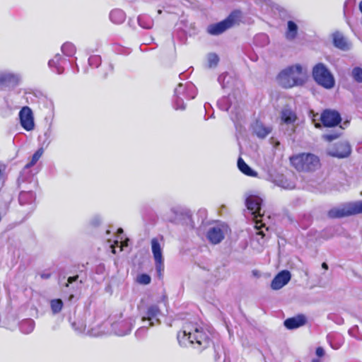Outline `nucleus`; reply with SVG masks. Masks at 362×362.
<instances>
[{
	"label": "nucleus",
	"instance_id": "1",
	"mask_svg": "<svg viewBox=\"0 0 362 362\" xmlns=\"http://www.w3.org/2000/svg\"><path fill=\"white\" fill-rule=\"evenodd\" d=\"M177 339L181 346H192L199 351L209 347L211 341L209 332L191 323L183 325L182 329L177 333Z\"/></svg>",
	"mask_w": 362,
	"mask_h": 362
},
{
	"label": "nucleus",
	"instance_id": "2",
	"mask_svg": "<svg viewBox=\"0 0 362 362\" xmlns=\"http://www.w3.org/2000/svg\"><path fill=\"white\" fill-rule=\"evenodd\" d=\"M135 320L132 318L122 319V317H119L117 321H106L101 325L91 327L87 334L92 337H99L110 333L118 336H124L131 332Z\"/></svg>",
	"mask_w": 362,
	"mask_h": 362
},
{
	"label": "nucleus",
	"instance_id": "3",
	"mask_svg": "<svg viewBox=\"0 0 362 362\" xmlns=\"http://www.w3.org/2000/svg\"><path fill=\"white\" fill-rule=\"evenodd\" d=\"M308 71L300 64H295L282 70L278 75V83L285 88L302 86L307 80Z\"/></svg>",
	"mask_w": 362,
	"mask_h": 362
},
{
	"label": "nucleus",
	"instance_id": "4",
	"mask_svg": "<svg viewBox=\"0 0 362 362\" xmlns=\"http://www.w3.org/2000/svg\"><path fill=\"white\" fill-rule=\"evenodd\" d=\"M290 160L299 171H315L320 167V158L313 153H300L291 157Z\"/></svg>",
	"mask_w": 362,
	"mask_h": 362
},
{
	"label": "nucleus",
	"instance_id": "5",
	"mask_svg": "<svg viewBox=\"0 0 362 362\" xmlns=\"http://www.w3.org/2000/svg\"><path fill=\"white\" fill-rule=\"evenodd\" d=\"M313 76L317 84L327 89L334 86L335 81L332 74L322 63H318L313 67Z\"/></svg>",
	"mask_w": 362,
	"mask_h": 362
},
{
	"label": "nucleus",
	"instance_id": "6",
	"mask_svg": "<svg viewBox=\"0 0 362 362\" xmlns=\"http://www.w3.org/2000/svg\"><path fill=\"white\" fill-rule=\"evenodd\" d=\"M141 321L148 322V327H153L160 323L159 319L162 313L158 304L152 303L146 305H138Z\"/></svg>",
	"mask_w": 362,
	"mask_h": 362
},
{
	"label": "nucleus",
	"instance_id": "7",
	"mask_svg": "<svg viewBox=\"0 0 362 362\" xmlns=\"http://www.w3.org/2000/svg\"><path fill=\"white\" fill-rule=\"evenodd\" d=\"M240 18V12L235 11L232 12L225 20L208 26L207 31L213 35H218L231 28Z\"/></svg>",
	"mask_w": 362,
	"mask_h": 362
},
{
	"label": "nucleus",
	"instance_id": "8",
	"mask_svg": "<svg viewBox=\"0 0 362 362\" xmlns=\"http://www.w3.org/2000/svg\"><path fill=\"white\" fill-rule=\"evenodd\" d=\"M362 213V201L348 203L341 208L331 209L328 214L331 218H341Z\"/></svg>",
	"mask_w": 362,
	"mask_h": 362
},
{
	"label": "nucleus",
	"instance_id": "9",
	"mask_svg": "<svg viewBox=\"0 0 362 362\" xmlns=\"http://www.w3.org/2000/svg\"><path fill=\"white\" fill-rule=\"evenodd\" d=\"M327 154L338 158H344L349 156L351 148L347 141H341L327 148Z\"/></svg>",
	"mask_w": 362,
	"mask_h": 362
},
{
	"label": "nucleus",
	"instance_id": "10",
	"mask_svg": "<svg viewBox=\"0 0 362 362\" xmlns=\"http://www.w3.org/2000/svg\"><path fill=\"white\" fill-rule=\"evenodd\" d=\"M231 95L228 97H224L218 101V105L222 110L229 111L231 119L233 121L238 120L240 115V110L238 105L233 103L231 101Z\"/></svg>",
	"mask_w": 362,
	"mask_h": 362
},
{
	"label": "nucleus",
	"instance_id": "11",
	"mask_svg": "<svg viewBox=\"0 0 362 362\" xmlns=\"http://www.w3.org/2000/svg\"><path fill=\"white\" fill-rule=\"evenodd\" d=\"M151 243V250L156 264V269L158 276H160L164 269L162 248L156 238H153Z\"/></svg>",
	"mask_w": 362,
	"mask_h": 362
},
{
	"label": "nucleus",
	"instance_id": "12",
	"mask_svg": "<svg viewBox=\"0 0 362 362\" xmlns=\"http://www.w3.org/2000/svg\"><path fill=\"white\" fill-rule=\"evenodd\" d=\"M21 127L26 131H32L35 127L32 110L28 106L21 108L18 114Z\"/></svg>",
	"mask_w": 362,
	"mask_h": 362
},
{
	"label": "nucleus",
	"instance_id": "13",
	"mask_svg": "<svg viewBox=\"0 0 362 362\" xmlns=\"http://www.w3.org/2000/svg\"><path fill=\"white\" fill-rule=\"evenodd\" d=\"M197 88L191 82L185 84L180 83L175 90V96H181L185 100H191L195 98Z\"/></svg>",
	"mask_w": 362,
	"mask_h": 362
},
{
	"label": "nucleus",
	"instance_id": "14",
	"mask_svg": "<svg viewBox=\"0 0 362 362\" xmlns=\"http://www.w3.org/2000/svg\"><path fill=\"white\" fill-rule=\"evenodd\" d=\"M226 230L227 226L223 225L211 227L207 232L206 237L211 243L216 245L223 240Z\"/></svg>",
	"mask_w": 362,
	"mask_h": 362
},
{
	"label": "nucleus",
	"instance_id": "15",
	"mask_svg": "<svg viewBox=\"0 0 362 362\" xmlns=\"http://www.w3.org/2000/svg\"><path fill=\"white\" fill-rule=\"evenodd\" d=\"M339 113L335 110H326L321 115V121L325 127H334L341 122Z\"/></svg>",
	"mask_w": 362,
	"mask_h": 362
},
{
	"label": "nucleus",
	"instance_id": "16",
	"mask_svg": "<svg viewBox=\"0 0 362 362\" xmlns=\"http://www.w3.org/2000/svg\"><path fill=\"white\" fill-rule=\"evenodd\" d=\"M247 208L255 216H261V206L262 204V199L254 194H250L247 197L245 200Z\"/></svg>",
	"mask_w": 362,
	"mask_h": 362
},
{
	"label": "nucleus",
	"instance_id": "17",
	"mask_svg": "<svg viewBox=\"0 0 362 362\" xmlns=\"http://www.w3.org/2000/svg\"><path fill=\"white\" fill-rule=\"evenodd\" d=\"M21 76L19 74L9 71H0V84L16 86L19 84Z\"/></svg>",
	"mask_w": 362,
	"mask_h": 362
},
{
	"label": "nucleus",
	"instance_id": "18",
	"mask_svg": "<svg viewBox=\"0 0 362 362\" xmlns=\"http://www.w3.org/2000/svg\"><path fill=\"white\" fill-rule=\"evenodd\" d=\"M291 274L288 270L280 272L273 279L271 283V288L273 290H279L286 285L291 280Z\"/></svg>",
	"mask_w": 362,
	"mask_h": 362
},
{
	"label": "nucleus",
	"instance_id": "19",
	"mask_svg": "<svg viewBox=\"0 0 362 362\" xmlns=\"http://www.w3.org/2000/svg\"><path fill=\"white\" fill-rule=\"evenodd\" d=\"M274 182L276 185L285 189H293L296 187V182L293 175H278L274 180Z\"/></svg>",
	"mask_w": 362,
	"mask_h": 362
},
{
	"label": "nucleus",
	"instance_id": "20",
	"mask_svg": "<svg viewBox=\"0 0 362 362\" xmlns=\"http://www.w3.org/2000/svg\"><path fill=\"white\" fill-rule=\"evenodd\" d=\"M332 40L334 46L342 51H347L351 49V43L339 32H335L332 34Z\"/></svg>",
	"mask_w": 362,
	"mask_h": 362
},
{
	"label": "nucleus",
	"instance_id": "21",
	"mask_svg": "<svg viewBox=\"0 0 362 362\" xmlns=\"http://www.w3.org/2000/svg\"><path fill=\"white\" fill-rule=\"evenodd\" d=\"M305 322V317L303 315H298L286 319L284 322V325L288 329H294L304 325Z\"/></svg>",
	"mask_w": 362,
	"mask_h": 362
},
{
	"label": "nucleus",
	"instance_id": "22",
	"mask_svg": "<svg viewBox=\"0 0 362 362\" xmlns=\"http://www.w3.org/2000/svg\"><path fill=\"white\" fill-rule=\"evenodd\" d=\"M19 203L21 205H29V209L33 210L35 208L34 202L35 199V194L31 192H21L19 194Z\"/></svg>",
	"mask_w": 362,
	"mask_h": 362
},
{
	"label": "nucleus",
	"instance_id": "23",
	"mask_svg": "<svg viewBox=\"0 0 362 362\" xmlns=\"http://www.w3.org/2000/svg\"><path fill=\"white\" fill-rule=\"evenodd\" d=\"M253 132L260 139H264L267 136L272 132V127L265 126L262 122L256 121L252 125Z\"/></svg>",
	"mask_w": 362,
	"mask_h": 362
},
{
	"label": "nucleus",
	"instance_id": "24",
	"mask_svg": "<svg viewBox=\"0 0 362 362\" xmlns=\"http://www.w3.org/2000/svg\"><path fill=\"white\" fill-rule=\"evenodd\" d=\"M64 62L65 59L59 54H57L53 59L49 61L48 66L57 74H60L64 72V67L62 64Z\"/></svg>",
	"mask_w": 362,
	"mask_h": 362
},
{
	"label": "nucleus",
	"instance_id": "25",
	"mask_svg": "<svg viewBox=\"0 0 362 362\" xmlns=\"http://www.w3.org/2000/svg\"><path fill=\"white\" fill-rule=\"evenodd\" d=\"M281 119L286 124H293L297 119V116L291 109L284 108L281 113Z\"/></svg>",
	"mask_w": 362,
	"mask_h": 362
},
{
	"label": "nucleus",
	"instance_id": "26",
	"mask_svg": "<svg viewBox=\"0 0 362 362\" xmlns=\"http://www.w3.org/2000/svg\"><path fill=\"white\" fill-rule=\"evenodd\" d=\"M126 18L124 12L120 9H114L110 13V21L115 24L122 23Z\"/></svg>",
	"mask_w": 362,
	"mask_h": 362
},
{
	"label": "nucleus",
	"instance_id": "27",
	"mask_svg": "<svg viewBox=\"0 0 362 362\" xmlns=\"http://www.w3.org/2000/svg\"><path fill=\"white\" fill-rule=\"evenodd\" d=\"M238 167L243 173L247 176H257V173L253 170L247 163H245V162L241 158H239L238 160Z\"/></svg>",
	"mask_w": 362,
	"mask_h": 362
},
{
	"label": "nucleus",
	"instance_id": "28",
	"mask_svg": "<svg viewBox=\"0 0 362 362\" xmlns=\"http://www.w3.org/2000/svg\"><path fill=\"white\" fill-rule=\"evenodd\" d=\"M298 25L292 21H288L287 23V30L286 32V38L288 40H294L298 34Z\"/></svg>",
	"mask_w": 362,
	"mask_h": 362
},
{
	"label": "nucleus",
	"instance_id": "29",
	"mask_svg": "<svg viewBox=\"0 0 362 362\" xmlns=\"http://www.w3.org/2000/svg\"><path fill=\"white\" fill-rule=\"evenodd\" d=\"M139 25L145 29H151L153 25V19L147 15H141L138 17Z\"/></svg>",
	"mask_w": 362,
	"mask_h": 362
},
{
	"label": "nucleus",
	"instance_id": "30",
	"mask_svg": "<svg viewBox=\"0 0 362 362\" xmlns=\"http://www.w3.org/2000/svg\"><path fill=\"white\" fill-rule=\"evenodd\" d=\"M62 52L67 57H71L76 53V47L71 42H66L62 46Z\"/></svg>",
	"mask_w": 362,
	"mask_h": 362
},
{
	"label": "nucleus",
	"instance_id": "31",
	"mask_svg": "<svg viewBox=\"0 0 362 362\" xmlns=\"http://www.w3.org/2000/svg\"><path fill=\"white\" fill-rule=\"evenodd\" d=\"M20 327L23 333H30L34 329V322L32 320H24L21 322Z\"/></svg>",
	"mask_w": 362,
	"mask_h": 362
},
{
	"label": "nucleus",
	"instance_id": "32",
	"mask_svg": "<svg viewBox=\"0 0 362 362\" xmlns=\"http://www.w3.org/2000/svg\"><path fill=\"white\" fill-rule=\"evenodd\" d=\"M44 150L42 148H39L32 156L31 160L25 166V168H30L33 166L42 156Z\"/></svg>",
	"mask_w": 362,
	"mask_h": 362
},
{
	"label": "nucleus",
	"instance_id": "33",
	"mask_svg": "<svg viewBox=\"0 0 362 362\" xmlns=\"http://www.w3.org/2000/svg\"><path fill=\"white\" fill-rule=\"evenodd\" d=\"M50 306L53 313L56 314L61 311L63 306V302L61 299L52 300L50 302Z\"/></svg>",
	"mask_w": 362,
	"mask_h": 362
},
{
	"label": "nucleus",
	"instance_id": "34",
	"mask_svg": "<svg viewBox=\"0 0 362 362\" xmlns=\"http://www.w3.org/2000/svg\"><path fill=\"white\" fill-rule=\"evenodd\" d=\"M351 76L356 81L362 83V69L360 67L354 68L351 71Z\"/></svg>",
	"mask_w": 362,
	"mask_h": 362
},
{
	"label": "nucleus",
	"instance_id": "35",
	"mask_svg": "<svg viewBox=\"0 0 362 362\" xmlns=\"http://www.w3.org/2000/svg\"><path fill=\"white\" fill-rule=\"evenodd\" d=\"M185 98H183L181 96H175L174 99V106L176 110H185V105L184 103Z\"/></svg>",
	"mask_w": 362,
	"mask_h": 362
},
{
	"label": "nucleus",
	"instance_id": "36",
	"mask_svg": "<svg viewBox=\"0 0 362 362\" xmlns=\"http://www.w3.org/2000/svg\"><path fill=\"white\" fill-rule=\"evenodd\" d=\"M218 57L217 54L214 53L209 54L208 55V63L209 67H214L216 66L218 64Z\"/></svg>",
	"mask_w": 362,
	"mask_h": 362
},
{
	"label": "nucleus",
	"instance_id": "37",
	"mask_svg": "<svg viewBox=\"0 0 362 362\" xmlns=\"http://www.w3.org/2000/svg\"><path fill=\"white\" fill-rule=\"evenodd\" d=\"M72 327L78 333H84L86 331V325L83 322H74L72 323Z\"/></svg>",
	"mask_w": 362,
	"mask_h": 362
},
{
	"label": "nucleus",
	"instance_id": "38",
	"mask_svg": "<svg viewBox=\"0 0 362 362\" xmlns=\"http://www.w3.org/2000/svg\"><path fill=\"white\" fill-rule=\"evenodd\" d=\"M101 63V58L98 55L91 56L88 59V64L90 66L98 67V65Z\"/></svg>",
	"mask_w": 362,
	"mask_h": 362
},
{
	"label": "nucleus",
	"instance_id": "39",
	"mask_svg": "<svg viewBox=\"0 0 362 362\" xmlns=\"http://www.w3.org/2000/svg\"><path fill=\"white\" fill-rule=\"evenodd\" d=\"M137 281L141 284L147 285L151 282V277L148 274H143L137 277Z\"/></svg>",
	"mask_w": 362,
	"mask_h": 362
},
{
	"label": "nucleus",
	"instance_id": "40",
	"mask_svg": "<svg viewBox=\"0 0 362 362\" xmlns=\"http://www.w3.org/2000/svg\"><path fill=\"white\" fill-rule=\"evenodd\" d=\"M150 327L148 326H146V325H143L141 326V327H139L135 332V336L137 337V338H142L144 337L147 331H148V329Z\"/></svg>",
	"mask_w": 362,
	"mask_h": 362
},
{
	"label": "nucleus",
	"instance_id": "41",
	"mask_svg": "<svg viewBox=\"0 0 362 362\" xmlns=\"http://www.w3.org/2000/svg\"><path fill=\"white\" fill-rule=\"evenodd\" d=\"M228 76L227 74H222L218 78V81L221 85L223 88H225L227 87V85L225 84V80L227 78Z\"/></svg>",
	"mask_w": 362,
	"mask_h": 362
},
{
	"label": "nucleus",
	"instance_id": "42",
	"mask_svg": "<svg viewBox=\"0 0 362 362\" xmlns=\"http://www.w3.org/2000/svg\"><path fill=\"white\" fill-rule=\"evenodd\" d=\"M339 136V134H326L323 135V138L328 141H332L336 139Z\"/></svg>",
	"mask_w": 362,
	"mask_h": 362
},
{
	"label": "nucleus",
	"instance_id": "43",
	"mask_svg": "<svg viewBox=\"0 0 362 362\" xmlns=\"http://www.w3.org/2000/svg\"><path fill=\"white\" fill-rule=\"evenodd\" d=\"M255 228H257V235H262V237H264L265 236V234L264 233V230H262V228H264V225H260V226H258V223L257 222L256 223V226H255Z\"/></svg>",
	"mask_w": 362,
	"mask_h": 362
},
{
	"label": "nucleus",
	"instance_id": "44",
	"mask_svg": "<svg viewBox=\"0 0 362 362\" xmlns=\"http://www.w3.org/2000/svg\"><path fill=\"white\" fill-rule=\"evenodd\" d=\"M51 134H52V132H51V130H49V129H47L44 134V136L45 137L46 140L43 142V144L47 142V146L49 145L51 141V140H50Z\"/></svg>",
	"mask_w": 362,
	"mask_h": 362
},
{
	"label": "nucleus",
	"instance_id": "45",
	"mask_svg": "<svg viewBox=\"0 0 362 362\" xmlns=\"http://www.w3.org/2000/svg\"><path fill=\"white\" fill-rule=\"evenodd\" d=\"M316 356L318 358H321L325 356V351L322 347H317L315 351Z\"/></svg>",
	"mask_w": 362,
	"mask_h": 362
},
{
	"label": "nucleus",
	"instance_id": "46",
	"mask_svg": "<svg viewBox=\"0 0 362 362\" xmlns=\"http://www.w3.org/2000/svg\"><path fill=\"white\" fill-rule=\"evenodd\" d=\"M259 39L264 41V44H267L269 42L268 37L265 34H261L255 37V40L257 41Z\"/></svg>",
	"mask_w": 362,
	"mask_h": 362
},
{
	"label": "nucleus",
	"instance_id": "47",
	"mask_svg": "<svg viewBox=\"0 0 362 362\" xmlns=\"http://www.w3.org/2000/svg\"><path fill=\"white\" fill-rule=\"evenodd\" d=\"M78 278V276H74L69 277L68 282L65 285L66 287H68L69 284H72L73 282L76 281Z\"/></svg>",
	"mask_w": 362,
	"mask_h": 362
},
{
	"label": "nucleus",
	"instance_id": "48",
	"mask_svg": "<svg viewBox=\"0 0 362 362\" xmlns=\"http://www.w3.org/2000/svg\"><path fill=\"white\" fill-rule=\"evenodd\" d=\"M113 243H114L113 244H110V247L112 248V253L115 254L116 253L115 245L118 246L119 240H115Z\"/></svg>",
	"mask_w": 362,
	"mask_h": 362
},
{
	"label": "nucleus",
	"instance_id": "49",
	"mask_svg": "<svg viewBox=\"0 0 362 362\" xmlns=\"http://www.w3.org/2000/svg\"><path fill=\"white\" fill-rule=\"evenodd\" d=\"M51 274L49 273H42L40 274L42 279H47L50 277Z\"/></svg>",
	"mask_w": 362,
	"mask_h": 362
},
{
	"label": "nucleus",
	"instance_id": "50",
	"mask_svg": "<svg viewBox=\"0 0 362 362\" xmlns=\"http://www.w3.org/2000/svg\"><path fill=\"white\" fill-rule=\"evenodd\" d=\"M95 221L94 223H93V225H97V224L100 223L101 220L99 217H96V218H95Z\"/></svg>",
	"mask_w": 362,
	"mask_h": 362
},
{
	"label": "nucleus",
	"instance_id": "51",
	"mask_svg": "<svg viewBox=\"0 0 362 362\" xmlns=\"http://www.w3.org/2000/svg\"><path fill=\"white\" fill-rule=\"evenodd\" d=\"M124 246H127V243H122V242L121 241V245L119 246V247H120V250H122V248H123V247H124Z\"/></svg>",
	"mask_w": 362,
	"mask_h": 362
},
{
	"label": "nucleus",
	"instance_id": "52",
	"mask_svg": "<svg viewBox=\"0 0 362 362\" xmlns=\"http://www.w3.org/2000/svg\"><path fill=\"white\" fill-rule=\"evenodd\" d=\"M322 268H324V269H328V266H327V264L326 263H325V262H324V263H322Z\"/></svg>",
	"mask_w": 362,
	"mask_h": 362
},
{
	"label": "nucleus",
	"instance_id": "53",
	"mask_svg": "<svg viewBox=\"0 0 362 362\" xmlns=\"http://www.w3.org/2000/svg\"><path fill=\"white\" fill-rule=\"evenodd\" d=\"M312 362H321V361L319 358H313Z\"/></svg>",
	"mask_w": 362,
	"mask_h": 362
},
{
	"label": "nucleus",
	"instance_id": "54",
	"mask_svg": "<svg viewBox=\"0 0 362 362\" xmlns=\"http://www.w3.org/2000/svg\"><path fill=\"white\" fill-rule=\"evenodd\" d=\"M117 232H118V233H123V230L122 228H119L117 230Z\"/></svg>",
	"mask_w": 362,
	"mask_h": 362
},
{
	"label": "nucleus",
	"instance_id": "55",
	"mask_svg": "<svg viewBox=\"0 0 362 362\" xmlns=\"http://www.w3.org/2000/svg\"><path fill=\"white\" fill-rule=\"evenodd\" d=\"M332 347H333L334 349H339V346H336V347H334V346H332Z\"/></svg>",
	"mask_w": 362,
	"mask_h": 362
},
{
	"label": "nucleus",
	"instance_id": "56",
	"mask_svg": "<svg viewBox=\"0 0 362 362\" xmlns=\"http://www.w3.org/2000/svg\"><path fill=\"white\" fill-rule=\"evenodd\" d=\"M110 233V230H107V234H109Z\"/></svg>",
	"mask_w": 362,
	"mask_h": 362
}]
</instances>
